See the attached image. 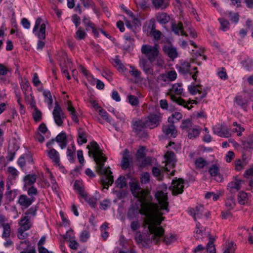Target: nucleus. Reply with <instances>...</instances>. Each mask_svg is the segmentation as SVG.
Listing matches in <instances>:
<instances>
[{"instance_id":"1","label":"nucleus","mask_w":253,"mask_h":253,"mask_svg":"<svg viewBox=\"0 0 253 253\" xmlns=\"http://www.w3.org/2000/svg\"><path fill=\"white\" fill-rule=\"evenodd\" d=\"M130 188L133 195L138 199L140 203V214L145 216L144 224L148 226L152 232L155 231L156 225L165 219L163 215L169 211L167 193L163 191H158L155 197L159 205L153 202V198L149 191L140 187L138 183L133 182Z\"/></svg>"},{"instance_id":"2","label":"nucleus","mask_w":253,"mask_h":253,"mask_svg":"<svg viewBox=\"0 0 253 253\" xmlns=\"http://www.w3.org/2000/svg\"><path fill=\"white\" fill-rule=\"evenodd\" d=\"M141 52L142 55L139 57V65L147 75H153L155 65L159 67L164 65L165 61L160 52L158 44H143Z\"/></svg>"},{"instance_id":"3","label":"nucleus","mask_w":253,"mask_h":253,"mask_svg":"<svg viewBox=\"0 0 253 253\" xmlns=\"http://www.w3.org/2000/svg\"><path fill=\"white\" fill-rule=\"evenodd\" d=\"M86 148L88 150V156L92 157L96 163V171L101 175V181L104 188L107 189L109 186L113 184L114 178L109 167L104 168V163L106 161L107 158L103 155V154L99 145L95 141L90 142L87 145Z\"/></svg>"},{"instance_id":"4","label":"nucleus","mask_w":253,"mask_h":253,"mask_svg":"<svg viewBox=\"0 0 253 253\" xmlns=\"http://www.w3.org/2000/svg\"><path fill=\"white\" fill-rule=\"evenodd\" d=\"M145 218V216L143 218V226L144 227H147L149 232V236L148 239H145V237L141 235L140 233L139 235L136 237L135 239L136 242L143 247H145L148 245L151 242L153 241L155 244H158L159 242V239L162 237H163L164 234V229L160 226V225L162 223H160L159 225H156V229H155V231L154 232H151L148 226H145L144 224V219Z\"/></svg>"},{"instance_id":"5","label":"nucleus","mask_w":253,"mask_h":253,"mask_svg":"<svg viewBox=\"0 0 253 253\" xmlns=\"http://www.w3.org/2000/svg\"><path fill=\"white\" fill-rule=\"evenodd\" d=\"M182 92L183 88L182 87V84L176 83L172 85L168 93V95H170V98L172 101L176 102L178 105L190 110L193 107L192 104L194 103L196 104L197 102L193 100L186 102L185 100L181 97H177L174 95V94L181 95Z\"/></svg>"},{"instance_id":"6","label":"nucleus","mask_w":253,"mask_h":253,"mask_svg":"<svg viewBox=\"0 0 253 253\" xmlns=\"http://www.w3.org/2000/svg\"><path fill=\"white\" fill-rule=\"evenodd\" d=\"M162 116L160 113L151 114L147 117L142 120H137L133 121V126H142V124L144 126L146 125L158 126L160 122H161Z\"/></svg>"},{"instance_id":"7","label":"nucleus","mask_w":253,"mask_h":253,"mask_svg":"<svg viewBox=\"0 0 253 253\" xmlns=\"http://www.w3.org/2000/svg\"><path fill=\"white\" fill-rule=\"evenodd\" d=\"M33 33L39 39L43 40L45 38L46 26L45 23L42 22L41 17H38L36 19Z\"/></svg>"},{"instance_id":"8","label":"nucleus","mask_w":253,"mask_h":253,"mask_svg":"<svg viewBox=\"0 0 253 253\" xmlns=\"http://www.w3.org/2000/svg\"><path fill=\"white\" fill-rule=\"evenodd\" d=\"M178 71L184 75L189 74L195 81H197L199 73L197 68L196 67L192 68L190 63L184 62L181 64L179 67Z\"/></svg>"},{"instance_id":"9","label":"nucleus","mask_w":253,"mask_h":253,"mask_svg":"<svg viewBox=\"0 0 253 253\" xmlns=\"http://www.w3.org/2000/svg\"><path fill=\"white\" fill-rule=\"evenodd\" d=\"M244 127H235L232 131H230L228 127H213L214 133L221 137H228L231 135L232 132H237L238 136L242 135V132L244 131Z\"/></svg>"},{"instance_id":"10","label":"nucleus","mask_w":253,"mask_h":253,"mask_svg":"<svg viewBox=\"0 0 253 253\" xmlns=\"http://www.w3.org/2000/svg\"><path fill=\"white\" fill-rule=\"evenodd\" d=\"M52 115L56 124L58 126H62L63 120L66 118V116L61 107L57 102L55 103Z\"/></svg>"},{"instance_id":"11","label":"nucleus","mask_w":253,"mask_h":253,"mask_svg":"<svg viewBox=\"0 0 253 253\" xmlns=\"http://www.w3.org/2000/svg\"><path fill=\"white\" fill-rule=\"evenodd\" d=\"M184 180L181 178L173 180L169 189L173 195L181 194L183 191Z\"/></svg>"},{"instance_id":"12","label":"nucleus","mask_w":253,"mask_h":253,"mask_svg":"<svg viewBox=\"0 0 253 253\" xmlns=\"http://www.w3.org/2000/svg\"><path fill=\"white\" fill-rule=\"evenodd\" d=\"M188 89L192 95H195L198 93L200 95L199 98L200 99L205 97L207 94V90L202 85L199 84H191L188 86Z\"/></svg>"},{"instance_id":"13","label":"nucleus","mask_w":253,"mask_h":253,"mask_svg":"<svg viewBox=\"0 0 253 253\" xmlns=\"http://www.w3.org/2000/svg\"><path fill=\"white\" fill-rule=\"evenodd\" d=\"M163 50L165 54L171 60H174L178 57V52L176 48L170 43H167L163 45Z\"/></svg>"},{"instance_id":"14","label":"nucleus","mask_w":253,"mask_h":253,"mask_svg":"<svg viewBox=\"0 0 253 253\" xmlns=\"http://www.w3.org/2000/svg\"><path fill=\"white\" fill-rule=\"evenodd\" d=\"M35 200L36 198L34 196L28 197L26 195L22 194L19 197L17 203L23 208L27 209L32 204Z\"/></svg>"},{"instance_id":"15","label":"nucleus","mask_w":253,"mask_h":253,"mask_svg":"<svg viewBox=\"0 0 253 253\" xmlns=\"http://www.w3.org/2000/svg\"><path fill=\"white\" fill-rule=\"evenodd\" d=\"M244 181L236 177H234L233 180L230 182L227 185V189L231 193H235L239 191L242 187Z\"/></svg>"},{"instance_id":"16","label":"nucleus","mask_w":253,"mask_h":253,"mask_svg":"<svg viewBox=\"0 0 253 253\" xmlns=\"http://www.w3.org/2000/svg\"><path fill=\"white\" fill-rule=\"evenodd\" d=\"M176 78V72L174 70H171L168 71L166 74H162L159 76V77H158V82H172L175 80Z\"/></svg>"},{"instance_id":"17","label":"nucleus","mask_w":253,"mask_h":253,"mask_svg":"<svg viewBox=\"0 0 253 253\" xmlns=\"http://www.w3.org/2000/svg\"><path fill=\"white\" fill-rule=\"evenodd\" d=\"M65 103L66 109L69 114L71 115L72 120L77 123L79 122L78 114L75 108L73 106L72 101L70 100H67Z\"/></svg>"},{"instance_id":"18","label":"nucleus","mask_w":253,"mask_h":253,"mask_svg":"<svg viewBox=\"0 0 253 253\" xmlns=\"http://www.w3.org/2000/svg\"><path fill=\"white\" fill-rule=\"evenodd\" d=\"M20 227L19 228L24 230H28L31 228L32 223L30 220V216L25 215L21 218L18 222Z\"/></svg>"},{"instance_id":"19","label":"nucleus","mask_w":253,"mask_h":253,"mask_svg":"<svg viewBox=\"0 0 253 253\" xmlns=\"http://www.w3.org/2000/svg\"><path fill=\"white\" fill-rule=\"evenodd\" d=\"M83 23L87 31L88 30V28L90 27L92 29V33L94 36L97 37L99 36V33L95 28V24L90 20L89 17L85 16H84L83 19Z\"/></svg>"},{"instance_id":"20","label":"nucleus","mask_w":253,"mask_h":253,"mask_svg":"<svg viewBox=\"0 0 253 253\" xmlns=\"http://www.w3.org/2000/svg\"><path fill=\"white\" fill-rule=\"evenodd\" d=\"M89 135L88 133L84 130L82 128H79L78 130V137H77V142L78 144L80 145L86 143L87 142V138L88 137Z\"/></svg>"},{"instance_id":"21","label":"nucleus","mask_w":253,"mask_h":253,"mask_svg":"<svg viewBox=\"0 0 253 253\" xmlns=\"http://www.w3.org/2000/svg\"><path fill=\"white\" fill-rule=\"evenodd\" d=\"M209 212H205L204 207L203 206H198L195 208V209L194 210V218L195 220H196V219L197 218H201L203 217L204 216L208 217L209 216Z\"/></svg>"},{"instance_id":"22","label":"nucleus","mask_w":253,"mask_h":253,"mask_svg":"<svg viewBox=\"0 0 253 253\" xmlns=\"http://www.w3.org/2000/svg\"><path fill=\"white\" fill-rule=\"evenodd\" d=\"M48 156L55 164L59 165L60 157L59 153L54 148H50L49 151H46Z\"/></svg>"},{"instance_id":"23","label":"nucleus","mask_w":253,"mask_h":253,"mask_svg":"<svg viewBox=\"0 0 253 253\" xmlns=\"http://www.w3.org/2000/svg\"><path fill=\"white\" fill-rule=\"evenodd\" d=\"M171 28L172 31L176 35H179L181 34L182 36H188L187 34L184 31L183 24L181 22L177 24H172Z\"/></svg>"},{"instance_id":"24","label":"nucleus","mask_w":253,"mask_h":253,"mask_svg":"<svg viewBox=\"0 0 253 253\" xmlns=\"http://www.w3.org/2000/svg\"><path fill=\"white\" fill-rule=\"evenodd\" d=\"M166 165L174 167L176 163L175 155L173 152L168 151L165 154Z\"/></svg>"},{"instance_id":"25","label":"nucleus","mask_w":253,"mask_h":253,"mask_svg":"<svg viewBox=\"0 0 253 253\" xmlns=\"http://www.w3.org/2000/svg\"><path fill=\"white\" fill-rule=\"evenodd\" d=\"M140 208L138 209V207L134 206H131L128 210L127 213V218L129 220H132L137 216H138L139 213H140Z\"/></svg>"},{"instance_id":"26","label":"nucleus","mask_w":253,"mask_h":253,"mask_svg":"<svg viewBox=\"0 0 253 253\" xmlns=\"http://www.w3.org/2000/svg\"><path fill=\"white\" fill-rule=\"evenodd\" d=\"M155 23L154 20H150L144 25L143 29L147 36H150L152 32L155 30Z\"/></svg>"},{"instance_id":"27","label":"nucleus","mask_w":253,"mask_h":253,"mask_svg":"<svg viewBox=\"0 0 253 253\" xmlns=\"http://www.w3.org/2000/svg\"><path fill=\"white\" fill-rule=\"evenodd\" d=\"M130 156L127 149H125L123 152V159L122 161L121 167L124 169H126L130 166Z\"/></svg>"},{"instance_id":"28","label":"nucleus","mask_w":253,"mask_h":253,"mask_svg":"<svg viewBox=\"0 0 253 253\" xmlns=\"http://www.w3.org/2000/svg\"><path fill=\"white\" fill-rule=\"evenodd\" d=\"M80 70L81 71V72L84 75V76L86 77L88 82L91 85H94L97 79H95L93 77V75L91 74L88 72V71L86 70V69L84 68V66H80Z\"/></svg>"},{"instance_id":"29","label":"nucleus","mask_w":253,"mask_h":253,"mask_svg":"<svg viewBox=\"0 0 253 253\" xmlns=\"http://www.w3.org/2000/svg\"><path fill=\"white\" fill-rule=\"evenodd\" d=\"M56 141L59 143V145L62 149H65L67 144V140L65 133L61 132L56 137Z\"/></svg>"},{"instance_id":"30","label":"nucleus","mask_w":253,"mask_h":253,"mask_svg":"<svg viewBox=\"0 0 253 253\" xmlns=\"http://www.w3.org/2000/svg\"><path fill=\"white\" fill-rule=\"evenodd\" d=\"M74 189L76 190L82 198H86L87 193L84 191L83 184L80 181H76L74 185Z\"/></svg>"},{"instance_id":"31","label":"nucleus","mask_w":253,"mask_h":253,"mask_svg":"<svg viewBox=\"0 0 253 253\" xmlns=\"http://www.w3.org/2000/svg\"><path fill=\"white\" fill-rule=\"evenodd\" d=\"M183 128L188 133V136L190 139L197 137L200 133L199 129L197 128L183 127Z\"/></svg>"},{"instance_id":"32","label":"nucleus","mask_w":253,"mask_h":253,"mask_svg":"<svg viewBox=\"0 0 253 253\" xmlns=\"http://www.w3.org/2000/svg\"><path fill=\"white\" fill-rule=\"evenodd\" d=\"M248 162L246 159L244 158L243 160H236L234 162L235 169L237 171H241L245 168Z\"/></svg>"},{"instance_id":"33","label":"nucleus","mask_w":253,"mask_h":253,"mask_svg":"<svg viewBox=\"0 0 253 253\" xmlns=\"http://www.w3.org/2000/svg\"><path fill=\"white\" fill-rule=\"evenodd\" d=\"M163 131L166 135L169 138H175L177 135V131L175 127H163Z\"/></svg>"},{"instance_id":"34","label":"nucleus","mask_w":253,"mask_h":253,"mask_svg":"<svg viewBox=\"0 0 253 253\" xmlns=\"http://www.w3.org/2000/svg\"><path fill=\"white\" fill-rule=\"evenodd\" d=\"M157 20L161 24H166L169 22V16L166 13H158L156 16Z\"/></svg>"},{"instance_id":"35","label":"nucleus","mask_w":253,"mask_h":253,"mask_svg":"<svg viewBox=\"0 0 253 253\" xmlns=\"http://www.w3.org/2000/svg\"><path fill=\"white\" fill-rule=\"evenodd\" d=\"M248 196L247 193L240 191L238 195V201L241 205H245L248 202Z\"/></svg>"},{"instance_id":"36","label":"nucleus","mask_w":253,"mask_h":253,"mask_svg":"<svg viewBox=\"0 0 253 253\" xmlns=\"http://www.w3.org/2000/svg\"><path fill=\"white\" fill-rule=\"evenodd\" d=\"M182 117V115L179 112H175L168 119L169 123L173 124L178 122Z\"/></svg>"},{"instance_id":"37","label":"nucleus","mask_w":253,"mask_h":253,"mask_svg":"<svg viewBox=\"0 0 253 253\" xmlns=\"http://www.w3.org/2000/svg\"><path fill=\"white\" fill-rule=\"evenodd\" d=\"M44 102L49 106H51L53 103L52 97L50 92L48 90H44L43 92Z\"/></svg>"},{"instance_id":"38","label":"nucleus","mask_w":253,"mask_h":253,"mask_svg":"<svg viewBox=\"0 0 253 253\" xmlns=\"http://www.w3.org/2000/svg\"><path fill=\"white\" fill-rule=\"evenodd\" d=\"M133 132L140 138H146L147 136V133L144 127H134Z\"/></svg>"},{"instance_id":"39","label":"nucleus","mask_w":253,"mask_h":253,"mask_svg":"<svg viewBox=\"0 0 253 253\" xmlns=\"http://www.w3.org/2000/svg\"><path fill=\"white\" fill-rule=\"evenodd\" d=\"M209 172L211 176H219V168L216 165H212L209 169Z\"/></svg>"},{"instance_id":"40","label":"nucleus","mask_w":253,"mask_h":253,"mask_svg":"<svg viewBox=\"0 0 253 253\" xmlns=\"http://www.w3.org/2000/svg\"><path fill=\"white\" fill-rule=\"evenodd\" d=\"M214 239L213 238H210L209 242L207 245V250L209 253H215L216 250L215 246L213 244Z\"/></svg>"},{"instance_id":"41","label":"nucleus","mask_w":253,"mask_h":253,"mask_svg":"<svg viewBox=\"0 0 253 253\" xmlns=\"http://www.w3.org/2000/svg\"><path fill=\"white\" fill-rule=\"evenodd\" d=\"M17 195L18 191L17 190H10L5 193V197L9 202H11L13 201Z\"/></svg>"},{"instance_id":"42","label":"nucleus","mask_w":253,"mask_h":253,"mask_svg":"<svg viewBox=\"0 0 253 253\" xmlns=\"http://www.w3.org/2000/svg\"><path fill=\"white\" fill-rule=\"evenodd\" d=\"M117 187L123 188L126 185V178L124 176H120L115 182Z\"/></svg>"},{"instance_id":"43","label":"nucleus","mask_w":253,"mask_h":253,"mask_svg":"<svg viewBox=\"0 0 253 253\" xmlns=\"http://www.w3.org/2000/svg\"><path fill=\"white\" fill-rule=\"evenodd\" d=\"M33 117L36 122H40L42 119V113L37 107H35L33 111Z\"/></svg>"},{"instance_id":"44","label":"nucleus","mask_w":253,"mask_h":253,"mask_svg":"<svg viewBox=\"0 0 253 253\" xmlns=\"http://www.w3.org/2000/svg\"><path fill=\"white\" fill-rule=\"evenodd\" d=\"M97 111H98L99 114L108 122L111 123L112 119L110 117L109 114L106 111V110L103 109L102 107L100 106L97 110Z\"/></svg>"},{"instance_id":"45","label":"nucleus","mask_w":253,"mask_h":253,"mask_svg":"<svg viewBox=\"0 0 253 253\" xmlns=\"http://www.w3.org/2000/svg\"><path fill=\"white\" fill-rule=\"evenodd\" d=\"M3 233L2 237L6 238L9 237L10 235L11 230L10 225L8 223L2 224Z\"/></svg>"},{"instance_id":"46","label":"nucleus","mask_w":253,"mask_h":253,"mask_svg":"<svg viewBox=\"0 0 253 253\" xmlns=\"http://www.w3.org/2000/svg\"><path fill=\"white\" fill-rule=\"evenodd\" d=\"M37 179V176L35 174H29L24 178V181L26 184L32 185L34 184Z\"/></svg>"},{"instance_id":"47","label":"nucleus","mask_w":253,"mask_h":253,"mask_svg":"<svg viewBox=\"0 0 253 253\" xmlns=\"http://www.w3.org/2000/svg\"><path fill=\"white\" fill-rule=\"evenodd\" d=\"M208 162L202 158L197 159L195 162V164L197 168L202 169L208 165Z\"/></svg>"},{"instance_id":"48","label":"nucleus","mask_w":253,"mask_h":253,"mask_svg":"<svg viewBox=\"0 0 253 253\" xmlns=\"http://www.w3.org/2000/svg\"><path fill=\"white\" fill-rule=\"evenodd\" d=\"M153 4L156 8L164 9L167 6L164 0H153Z\"/></svg>"},{"instance_id":"49","label":"nucleus","mask_w":253,"mask_h":253,"mask_svg":"<svg viewBox=\"0 0 253 253\" xmlns=\"http://www.w3.org/2000/svg\"><path fill=\"white\" fill-rule=\"evenodd\" d=\"M218 20L221 25V29L224 31L228 30L229 28V22L225 19L224 18H219Z\"/></svg>"},{"instance_id":"50","label":"nucleus","mask_w":253,"mask_h":253,"mask_svg":"<svg viewBox=\"0 0 253 253\" xmlns=\"http://www.w3.org/2000/svg\"><path fill=\"white\" fill-rule=\"evenodd\" d=\"M236 205V203L233 197L228 198L225 202V206L229 210L233 209Z\"/></svg>"},{"instance_id":"51","label":"nucleus","mask_w":253,"mask_h":253,"mask_svg":"<svg viewBox=\"0 0 253 253\" xmlns=\"http://www.w3.org/2000/svg\"><path fill=\"white\" fill-rule=\"evenodd\" d=\"M86 35V34L84 29L82 27H80L76 32L75 38L78 40H82L84 39Z\"/></svg>"},{"instance_id":"52","label":"nucleus","mask_w":253,"mask_h":253,"mask_svg":"<svg viewBox=\"0 0 253 253\" xmlns=\"http://www.w3.org/2000/svg\"><path fill=\"white\" fill-rule=\"evenodd\" d=\"M125 44L127 49H129L133 47V44L134 42V40L131 37L129 36H125Z\"/></svg>"},{"instance_id":"53","label":"nucleus","mask_w":253,"mask_h":253,"mask_svg":"<svg viewBox=\"0 0 253 253\" xmlns=\"http://www.w3.org/2000/svg\"><path fill=\"white\" fill-rule=\"evenodd\" d=\"M139 162L141 163L140 166L141 167H146L147 166L150 165L152 163V160L150 157H147L145 158H142L138 160Z\"/></svg>"},{"instance_id":"54","label":"nucleus","mask_w":253,"mask_h":253,"mask_svg":"<svg viewBox=\"0 0 253 253\" xmlns=\"http://www.w3.org/2000/svg\"><path fill=\"white\" fill-rule=\"evenodd\" d=\"M127 99L128 100L129 103L132 106H136L139 103L138 98L134 95H128Z\"/></svg>"},{"instance_id":"55","label":"nucleus","mask_w":253,"mask_h":253,"mask_svg":"<svg viewBox=\"0 0 253 253\" xmlns=\"http://www.w3.org/2000/svg\"><path fill=\"white\" fill-rule=\"evenodd\" d=\"M130 68L129 73L131 76L135 78H139L140 76L141 73L138 69L132 65L130 66Z\"/></svg>"},{"instance_id":"56","label":"nucleus","mask_w":253,"mask_h":253,"mask_svg":"<svg viewBox=\"0 0 253 253\" xmlns=\"http://www.w3.org/2000/svg\"><path fill=\"white\" fill-rule=\"evenodd\" d=\"M130 226L133 232H137L140 227V223L138 220L132 221L130 223Z\"/></svg>"},{"instance_id":"57","label":"nucleus","mask_w":253,"mask_h":253,"mask_svg":"<svg viewBox=\"0 0 253 253\" xmlns=\"http://www.w3.org/2000/svg\"><path fill=\"white\" fill-rule=\"evenodd\" d=\"M217 75L221 80H226L228 79V75L226 73V70L223 68L219 69L217 72Z\"/></svg>"},{"instance_id":"58","label":"nucleus","mask_w":253,"mask_h":253,"mask_svg":"<svg viewBox=\"0 0 253 253\" xmlns=\"http://www.w3.org/2000/svg\"><path fill=\"white\" fill-rule=\"evenodd\" d=\"M8 172L9 173L10 176V178H15V177L18 175V171L13 167H9L8 168Z\"/></svg>"},{"instance_id":"59","label":"nucleus","mask_w":253,"mask_h":253,"mask_svg":"<svg viewBox=\"0 0 253 253\" xmlns=\"http://www.w3.org/2000/svg\"><path fill=\"white\" fill-rule=\"evenodd\" d=\"M89 236V233L88 231H83L80 235V240L82 242H85L88 239Z\"/></svg>"},{"instance_id":"60","label":"nucleus","mask_w":253,"mask_h":253,"mask_svg":"<svg viewBox=\"0 0 253 253\" xmlns=\"http://www.w3.org/2000/svg\"><path fill=\"white\" fill-rule=\"evenodd\" d=\"M164 242L167 244H169L176 240L175 236L173 235H170L169 236H165L163 238Z\"/></svg>"},{"instance_id":"61","label":"nucleus","mask_w":253,"mask_h":253,"mask_svg":"<svg viewBox=\"0 0 253 253\" xmlns=\"http://www.w3.org/2000/svg\"><path fill=\"white\" fill-rule=\"evenodd\" d=\"M236 245L233 242L229 243L227 248L224 251L223 253H234L236 249Z\"/></svg>"},{"instance_id":"62","label":"nucleus","mask_w":253,"mask_h":253,"mask_svg":"<svg viewBox=\"0 0 253 253\" xmlns=\"http://www.w3.org/2000/svg\"><path fill=\"white\" fill-rule=\"evenodd\" d=\"M136 4L140 8L145 10L148 7V4L146 0H139L136 1Z\"/></svg>"},{"instance_id":"63","label":"nucleus","mask_w":253,"mask_h":253,"mask_svg":"<svg viewBox=\"0 0 253 253\" xmlns=\"http://www.w3.org/2000/svg\"><path fill=\"white\" fill-rule=\"evenodd\" d=\"M145 149L144 147H141L137 151L136 157L138 160L145 157Z\"/></svg>"},{"instance_id":"64","label":"nucleus","mask_w":253,"mask_h":253,"mask_svg":"<svg viewBox=\"0 0 253 253\" xmlns=\"http://www.w3.org/2000/svg\"><path fill=\"white\" fill-rule=\"evenodd\" d=\"M162 34L161 31L157 30H154L150 36H152L155 40L158 41L161 39Z\"/></svg>"}]
</instances>
